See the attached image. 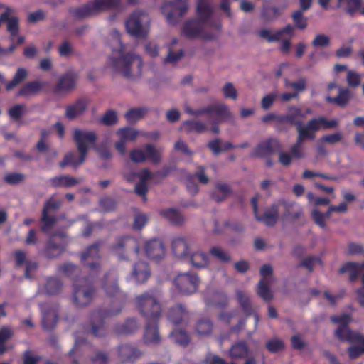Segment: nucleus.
<instances>
[{"mask_svg":"<svg viewBox=\"0 0 364 364\" xmlns=\"http://www.w3.org/2000/svg\"><path fill=\"white\" fill-rule=\"evenodd\" d=\"M213 13V8L208 0H198L196 6L197 18L186 21L182 28V33L190 38H203L205 40L215 38L216 36L215 34H210L205 31L208 26H212L210 19Z\"/></svg>","mask_w":364,"mask_h":364,"instance_id":"nucleus-1","label":"nucleus"},{"mask_svg":"<svg viewBox=\"0 0 364 364\" xmlns=\"http://www.w3.org/2000/svg\"><path fill=\"white\" fill-rule=\"evenodd\" d=\"M112 63L113 68L126 77L137 79L142 75L143 61L138 55L128 53L113 60Z\"/></svg>","mask_w":364,"mask_h":364,"instance_id":"nucleus-2","label":"nucleus"},{"mask_svg":"<svg viewBox=\"0 0 364 364\" xmlns=\"http://www.w3.org/2000/svg\"><path fill=\"white\" fill-rule=\"evenodd\" d=\"M150 18L144 11L136 10L126 21L127 32L135 37H145L149 31Z\"/></svg>","mask_w":364,"mask_h":364,"instance_id":"nucleus-3","label":"nucleus"},{"mask_svg":"<svg viewBox=\"0 0 364 364\" xmlns=\"http://www.w3.org/2000/svg\"><path fill=\"white\" fill-rule=\"evenodd\" d=\"M137 306L148 320L154 321L159 318L161 313V305L158 298L153 292H148L136 297Z\"/></svg>","mask_w":364,"mask_h":364,"instance_id":"nucleus-4","label":"nucleus"},{"mask_svg":"<svg viewBox=\"0 0 364 364\" xmlns=\"http://www.w3.org/2000/svg\"><path fill=\"white\" fill-rule=\"evenodd\" d=\"M189 9L188 0H174L165 3L161 11L169 24H176Z\"/></svg>","mask_w":364,"mask_h":364,"instance_id":"nucleus-5","label":"nucleus"},{"mask_svg":"<svg viewBox=\"0 0 364 364\" xmlns=\"http://www.w3.org/2000/svg\"><path fill=\"white\" fill-rule=\"evenodd\" d=\"M120 0H92L79 8L76 15L81 18L92 16L114 9L118 6Z\"/></svg>","mask_w":364,"mask_h":364,"instance_id":"nucleus-6","label":"nucleus"},{"mask_svg":"<svg viewBox=\"0 0 364 364\" xmlns=\"http://www.w3.org/2000/svg\"><path fill=\"white\" fill-rule=\"evenodd\" d=\"M161 149L156 148L154 145L147 144L143 148H136L130 151V159L134 163H143L149 160L153 164H159L161 161Z\"/></svg>","mask_w":364,"mask_h":364,"instance_id":"nucleus-7","label":"nucleus"},{"mask_svg":"<svg viewBox=\"0 0 364 364\" xmlns=\"http://www.w3.org/2000/svg\"><path fill=\"white\" fill-rule=\"evenodd\" d=\"M73 139L80 154V161L84 162L87 151L95 143L96 134L91 130L76 129L74 130Z\"/></svg>","mask_w":364,"mask_h":364,"instance_id":"nucleus-8","label":"nucleus"},{"mask_svg":"<svg viewBox=\"0 0 364 364\" xmlns=\"http://www.w3.org/2000/svg\"><path fill=\"white\" fill-rule=\"evenodd\" d=\"M139 248L140 246L137 240L130 237H124L118 240L114 247V252L119 259L128 260L132 256L138 255Z\"/></svg>","mask_w":364,"mask_h":364,"instance_id":"nucleus-9","label":"nucleus"},{"mask_svg":"<svg viewBox=\"0 0 364 364\" xmlns=\"http://www.w3.org/2000/svg\"><path fill=\"white\" fill-rule=\"evenodd\" d=\"M103 289L106 294L110 297H114L112 305H116L117 308L112 309L107 312L108 316H114L119 314L124 305V296L120 292L116 283V279L114 275L107 277L103 285Z\"/></svg>","mask_w":364,"mask_h":364,"instance_id":"nucleus-10","label":"nucleus"},{"mask_svg":"<svg viewBox=\"0 0 364 364\" xmlns=\"http://www.w3.org/2000/svg\"><path fill=\"white\" fill-rule=\"evenodd\" d=\"M272 267L269 264L263 265L260 269L262 279L258 284L257 294L265 301H270L273 296L269 289V287L276 281L272 276Z\"/></svg>","mask_w":364,"mask_h":364,"instance_id":"nucleus-11","label":"nucleus"},{"mask_svg":"<svg viewBox=\"0 0 364 364\" xmlns=\"http://www.w3.org/2000/svg\"><path fill=\"white\" fill-rule=\"evenodd\" d=\"M200 279L196 274L181 273L175 279V285L183 294L189 295L196 292Z\"/></svg>","mask_w":364,"mask_h":364,"instance_id":"nucleus-12","label":"nucleus"},{"mask_svg":"<svg viewBox=\"0 0 364 364\" xmlns=\"http://www.w3.org/2000/svg\"><path fill=\"white\" fill-rule=\"evenodd\" d=\"M95 296V289L85 282L76 284L74 287L73 302L77 307L89 304Z\"/></svg>","mask_w":364,"mask_h":364,"instance_id":"nucleus-13","label":"nucleus"},{"mask_svg":"<svg viewBox=\"0 0 364 364\" xmlns=\"http://www.w3.org/2000/svg\"><path fill=\"white\" fill-rule=\"evenodd\" d=\"M338 126V121L336 119H327L323 116L311 119L306 127H302L308 133L316 138V133L321 129H330L336 128Z\"/></svg>","mask_w":364,"mask_h":364,"instance_id":"nucleus-14","label":"nucleus"},{"mask_svg":"<svg viewBox=\"0 0 364 364\" xmlns=\"http://www.w3.org/2000/svg\"><path fill=\"white\" fill-rule=\"evenodd\" d=\"M181 129L188 133L194 132L202 134L209 130L213 134H219L220 132L218 122H213L210 128H208L206 123L200 120L185 121L182 124Z\"/></svg>","mask_w":364,"mask_h":364,"instance_id":"nucleus-15","label":"nucleus"},{"mask_svg":"<svg viewBox=\"0 0 364 364\" xmlns=\"http://www.w3.org/2000/svg\"><path fill=\"white\" fill-rule=\"evenodd\" d=\"M252 204L255 215L257 220L262 221L269 226H272L276 224L279 218V208L277 205L274 204L271 205L265 210L262 216H259L257 197L252 198Z\"/></svg>","mask_w":364,"mask_h":364,"instance_id":"nucleus-16","label":"nucleus"},{"mask_svg":"<svg viewBox=\"0 0 364 364\" xmlns=\"http://www.w3.org/2000/svg\"><path fill=\"white\" fill-rule=\"evenodd\" d=\"M117 350V358L122 363H132L143 355L138 348L129 343L119 346Z\"/></svg>","mask_w":364,"mask_h":364,"instance_id":"nucleus-17","label":"nucleus"},{"mask_svg":"<svg viewBox=\"0 0 364 364\" xmlns=\"http://www.w3.org/2000/svg\"><path fill=\"white\" fill-rule=\"evenodd\" d=\"M305 140H314V136L308 133L301 125L297 133L296 142L290 148L291 154L294 159H301L306 156V153L303 147Z\"/></svg>","mask_w":364,"mask_h":364,"instance_id":"nucleus-18","label":"nucleus"},{"mask_svg":"<svg viewBox=\"0 0 364 364\" xmlns=\"http://www.w3.org/2000/svg\"><path fill=\"white\" fill-rule=\"evenodd\" d=\"M61 204L62 201L60 200L55 199L53 197L49 200H48L46 205H45L42 216V222L43 223V225L41 228L42 231L45 233L48 234L50 228H52L56 222V218L49 215L50 212L52 210H55L59 208Z\"/></svg>","mask_w":364,"mask_h":364,"instance_id":"nucleus-19","label":"nucleus"},{"mask_svg":"<svg viewBox=\"0 0 364 364\" xmlns=\"http://www.w3.org/2000/svg\"><path fill=\"white\" fill-rule=\"evenodd\" d=\"M278 146V141L276 139H269L262 141L252 151L250 156L253 158L267 159V164L269 166L272 165V162L269 159V156L273 153V148Z\"/></svg>","mask_w":364,"mask_h":364,"instance_id":"nucleus-20","label":"nucleus"},{"mask_svg":"<svg viewBox=\"0 0 364 364\" xmlns=\"http://www.w3.org/2000/svg\"><path fill=\"white\" fill-rule=\"evenodd\" d=\"M118 141L115 144V147L117 151L124 154L126 153L127 144L130 141H134L137 136L138 132L132 128L124 127L119 129L117 133Z\"/></svg>","mask_w":364,"mask_h":364,"instance_id":"nucleus-21","label":"nucleus"},{"mask_svg":"<svg viewBox=\"0 0 364 364\" xmlns=\"http://www.w3.org/2000/svg\"><path fill=\"white\" fill-rule=\"evenodd\" d=\"M299 118H306V114L304 113V111L299 107L290 106L287 108L286 114L280 117L279 121L295 125L296 132L299 133V127L300 125L304 127H306V124H305L299 120Z\"/></svg>","mask_w":364,"mask_h":364,"instance_id":"nucleus-22","label":"nucleus"},{"mask_svg":"<svg viewBox=\"0 0 364 364\" xmlns=\"http://www.w3.org/2000/svg\"><path fill=\"white\" fill-rule=\"evenodd\" d=\"M193 247L192 242L181 236L174 237L172 241L173 252L176 257L180 259H188Z\"/></svg>","mask_w":364,"mask_h":364,"instance_id":"nucleus-23","label":"nucleus"},{"mask_svg":"<svg viewBox=\"0 0 364 364\" xmlns=\"http://www.w3.org/2000/svg\"><path fill=\"white\" fill-rule=\"evenodd\" d=\"M144 251L151 259H160L165 256L166 250L164 242L159 239H151L146 242Z\"/></svg>","mask_w":364,"mask_h":364,"instance_id":"nucleus-24","label":"nucleus"},{"mask_svg":"<svg viewBox=\"0 0 364 364\" xmlns=\"http://www.w3.org/2000/svg\"><path fill=\"white\" fill-rule=\"evenodd\" d=\"M88 101L79 100L66 106L65 116L69 120H74L82 116L87 109Z\"/></svg>","mask_w":364,"mask_h":364,"instance_id":"nucleus-25","label":"nucleus"},{"mask_svg":"<svg viewBox=\"0 0 364 364\" xmlns=\"http://www.w3.org/2000/svg\"><path fill=\"white\" fill-rule=\"evenodd\" d=\"M150 275L151 271L147 263L140 261L134 264L131 277L136 283L145 282Z\"/></svg>","mask_w":364,"mask_h":364,"instance_id":"nucleus-26","label":"nucleus"},{"mask_svg":"<svg viewBox=\"0 0 364 364\" xmlns=\"http://www.w3.org/2000/svg\"><path fill=\"white\" fill-rule=\"evenodd\" d=\"M41 309L43 326L46 330H51L55 327L58 321L56 310L48 305H42Z\"/></svg>","mask_w":364,"mask_h":364,"instance_id":"nucleus-27","label":"nucleus"},{"mask_svg":"<svg viewBox=\"0 0 364 364\" xmlns=\"http://www.w3.org/2000/svg\"><path fill=\"white\" fill-rule=\"evenodd\" d=\"M279 203L284 206V219L294 220L301 218L304 213L302 207L296 202L280 201Z\"/></svg>","mask_w":364,"mask_h":364,"instance_id":"nucleus-28","label":"nucleus"},{"mask_svg":"<svg viewBox=\"0 0 364 364\" xmlns=\"http://www.w3.org/2000/svg\"><path fill=\"white\" fill-rule=\"evenodd\" d=\"M143 341L145 345L150 346H155L161 343V337L156 323H149L146 326L143 336Z\"/></svg>","mask_w":364,"mask_h":364,"instance_id":"nucleus-29","label":"nucleus"},{"mask_svg":"<svg viewBox=\"0 0 364 364\" xmlns=\"http://www.w3.org/2000/svg\"><path fill=\"white\" fill-rule=\"evenodd\" d=\"M77 78V75L73 73H67L61 77L55 87V92L62 94L73 90L76 85Z\"/></svg>","mask_w":364,"mask_h":364,"instance_id":"nucleus-30","label":"nucleus"},{"mask_svg":"<svg viewBox=\"0 0 364 364\" xmlns=\"http://www.w3.org/2000/svg\"><path fill=\"white\" fill-rule=\"evenodd\" d=\"M192 266L196 268H205L209 264V258L208 255L199 250H191L189 255L188 256Z\"/></svg>","mask_w":364,"mask_h":364,"instance_id":"nucleus-31","label":"nucleus"},{"mask_svg":"<svg viewBox=\"0 0 364 364\" xmlns=\"http://www.w3.org/2000/svg\"><path fill=\"white\" fill-rule=\"evenodd\" d=\"M65 236L64 232H60L59 234H53L50 237L47 247L49 257H55L63 252L65 247V243L56 244V242L58 238L63 239Z\"/></svg>","mask_w":364,"mask_h":364,"instance_id":"nucleus-32","label":"nucleus"},{"mask_svg":"<svg viewBox=\"0 0 364 364\" xmlns=\"http://www.w3.org/2000/svg\"><path fill=\"white\" fill-rule=\"evenodd\" d=\"M99 257L98 247L94 245L82 255V261L92 269L97 267Z\"/></svg>","mask_w":364,"mask_h":364,"instance_id":"nucleus-33","label":"nucleus"},{"mask_svg":"<svg viewBox=\"0 0 364 364\" xmlns=\"http://www.w3.org/2000/svg\"><path fill=\"white\" fill-rule=\"evenodd\" d=\"M159 214L169 223L175 225H180L184 223V216L175 208H167L161 210Z\"/></svg>","mask_w":364,"mask_h":364,"instance_id":"nucleus-34","label":"nucleus"},{"mask_svg":"<svg viewBox=\"0 0 364 364\" xmlns=\"http://www.w3.org/2000/svg\"><path fill=\"white\" fill-rule=\"evenodd\" d=\"M363 269H364V262L361 264L348 262L340 269L339 272L341 273H349L350 279L355 281Z\"/></svg>","mask_w":364,"mask_h":364,"instance_id":"nucleus-35","label":"nucleus"},{"mask_svg":"<svg viewBox=\"0 0 364 364\" xmlns=\"http://www.w3.org/2000/svg\"><path fill=\"white\" fill-rule=\"evenodd\" d=\"M80 183V180L68 175H63L50 179L54 187H71Z\"/></svg>","mask_w":364,"mask_h":364,"instance_id":"nucleus-36","label":"nucleus"},{"mask_svg":"<svg viewBox=\"0 0 364 364\" xmlns=\"http://www.w3.org/2000/svg\"><path fill=\"white\" fill-rule=\"evenodd\" d=\"M249 348L245 342H238L230 349V356L233 359L243 358L247 355Z\"/></svg>","mask_w":364,"mask_h":364,"instance_id":"nucleus-37","label":"nucleus"},{"mask_svg":"<svg viewBox=\"0 0 364 364\" xmlns=\"http://www.w3.org/2000/svg\"><path fill=\"white\" fill-rule=\"evenodd\" d=\"M213 113H215L219 121L229 119L232 117V114L229 107L223 103L211 105Z\"/></svg>","mask_w":364,"mask_h":364,"instance_id":"nucleus-38","label":"nucleus"},{"mask_svg":"<svg viewBox=\"0 0 364 364\" xmlns=\"http://www.w3.org/2000/svg\"><path fill=\"white\" fill-rule=\"evenodd\" d=\"M186 316V312L182 305L178 304L169 310L168 319L173 323H179Z\"/></svg>","mask_w":364,"mask_h":364,"instance_id":"nucleus-39","label":"nucleus"},{"mask_svg":"<svg viewBox=\"0 0 364 364\" xmlns=\"http://www.w3.org/2000/svg\"><path fill=\"white\" fill-rule=\"evenodd\" d=\"M28 77V71L23 68H20L17 70L15 73L12 80L7 82L6 85V89L8 91L13 90L20 83H21L24 80H26Z\"/></svg>","mask_w":364,"mask_h":364,"instance_id":"nucleus-40","label":"nucleus"},{"mask_svg":"<svg viewBox=\"0 0 364 364\" xmlns=\"http://www.w3.org/2000/svg\"><path fill=\"white\" fill-rule=\"evenodd\" d=\"M147 112L148 109L146 107L134 108L125 114V117L129 122L134 123L141 119Z\"/></svg>","mask_w":364,"mask_h":364,"instance_id":"nucleus-41","label":"nucleus"},{"mask_svg":"<svg viewBox=\"0 0 364 364\" xmlns=\"http://www.w3.org/2000/svg\"><path fill=\"white\" fill-rule=\"evenodd\" d=\"M210 254L221 263H228L232 259L230 255L220 247H211Z\"/></svg>","mask_w":364,"mask_h":364,"instance_id":"nucleus-42","label":"nucleus"},{"mask_svg":"<svg viewBox=\"0 0 364 364\" xmlns=\"http://www.w3.org/2000/svg\"><path fill=\"white\" fill-rule=\"evenodd\" d=\"M230 193V188L226 184H217L212 194V198L217 202L225 200Z\"/></svg>","mask_w":364,"mask_h":364,"instance_id":"nucleus-43","label":"nucleus"},{"mask_svg":"<svg viewBox=\"0 0 364 364\" xmlns=\"http://www.w3.org/2000/svg\"><path fill=\"white\" fill-rule=\"evenodd\" d=\"M170 337L173 342L183 347H186L190 342L188 335L182 330L173 331L171 333Z\"/></svg>","mask_w":364,"mask_h":364,"instance_id":"nucleus-44","label":"nucleus"},{"mask_svg":"<svg viewBox=\"0 0 364 364\" xmlns=\"http://www.w3.org/2000/svg\"><path fill=\"white\" fill-rule=\"evenodd\" d=\"M43 87V83L38 81L30 82L25 84L20 90L19 95L28 96L38 92Z\"/></svg>","mask_w":364,"mask_h":364,"instance_id":"nucleus-45","label":"nucleus"},{"mask_svg":"<svg viewBox=\"0 0 364 364\" xmlns=\"http://www.w3.org/2000/svg\"><path fill=\"white\" fill-rule=\"evenodd\" d=\"M282 13V10L277 7L265 8L262 12V18L266 22H272L277 19Z\"/></svg>","mask_w":364,"mask_h":364,"instance_id":"nucleus-46","label":"nucleus"},{"mask_svg":"<svg viewBox=\"0 0 364 364\" xmlns=\"http://www.w3.org/2000/svg\"><path fill=\"white\" fill-rule=\"evenodd\" d=\"M350 93L347 89H339L338 95L336 97H327L328 102H333L339 106H344L348 102Z\"/></svg>","mask_w":364,"mask_h":364,"instance_id":"nucleus-47","label":"nucleus"},{"mask_svg":"<svg viewBox=\"0 0 364 364\" xmlns=\"http://www.w3.org/2000/svg\"><path fill=\"white\" fill-rule=\"evenodd\" d=\"M196 330L200 336H208L212 332L213 323L208 318L201 319L197 323Z\"/></svg>","mask_w":364,"mask_h":364,"instance_id":"nucleus-48","label":"nucleus"},{"mask_svg":"<svg viewBox=\"0 0 364 364\" xmlns=\"http://www.w3.org/2000/svg\"><path fill=\"white\" fill-rule=\"evenodd\" d=\"M139 328L135 319H129L124 323L118 326L116 329L119 334H129L134 332Z\"/></svg>","mask_w":364,"mask_h":364,"instance_id":"nucleus-49","label":"nucleus"},{"mask_svg":"<svg viewBox=\"0 0 364 364\" xmlns=\"http://www.w3.org/2000/svg\"><path fill=\"white\" fill-rule=\"evenodd\" d=\"M361 4V0H338V7H345L349 13H353L358 10Z\"/></svg>","mask_w":364,"mask_h":364,"instance_id":"nucleus-50","label":"nucleus"},{"mask_svg":"<svg viewBox=\"0 0 364 364\" xmlns=\"http://www.w3.org/2000/svg\"><path fill=\"white\" fill-rule=\"evenodd\" d=\"M26 112V107L23 104L15 105L8 110L9 117L14 120H19Z\"/></svg>","mask_w":364,"mask_h":364,"instance_id":"nucleus-51","label":"nucleus"},{"mask_svg":"<svg viewBox=\"0 0 364 364\" xmlns=\"http://www.w3.org/2000/svg\"><path fill=\"white\" fill-rule=\"evenodd\" d=\"M6 22L7 23V31L11 33V39L14 41L15 36L18 31V19L15 16H10L8 15V18Z\"/></svg>","mask_w":364,"mask_h":364,"instance_id":"nucleus-52","label":"nucleus"},{"mask_svg":"<svg viewBox=\"0 0 364 364\" xmlns=\"http://www.w3.org/2000/svg\"><path fill=\"white\" fill-rule=\"evenodd\" d=\"M236 295L238 302L240 304L245 313L250 314L251 306L248 294L242 290H237Z\"/></svg>","mask_w":364,"mask_h":364,"instance_id":"nucleus-53","label":"nucleus"},{"mask_svg":"<svg viewBox=\"0 0 364 364\" xmlns=\"http://www.w3.org/2000/svg\"><path fill=\"white\" fill-rule=\"evenodd\" d=\"M109 45L114 51L122 52L124 47L120 39V34L117 31H113L109 36Z\"/></svg>","mask_w":364,"mask_h":364,"instance_id":"nucleus-54","label":"nucleus"},{"mask_svg":"<svg viewBox=\"0 0 364 364\" xmlns=\"http://www.w3.org/2000/svg\"><path fill=\"white\" fill-rule=\"evenodd\" d=\"M61 287L62 284L58 279L50 278L46 284V292L48 294H55L60 291Z\"/></svg>","mask_w":364,"mask_h":364,"instance_id":"nucleus-55","label":"nucleus"},{"mask_svg":"<svg viewBox=\"0 0 364 364\" xmlns=\"http://www.w3.org/2000/svg\"><path fill=\"white\" fill-rule=\"evenodd\" d=\"M302 11V10H297L292 14L293 21L299 29H304L307 27V18L303 15Z\"/></svg>","mask_w":364,"mask_h":364,"instance_id":"nucleus-56","label":"nucleus"},{"mask_svg":"<svg viewBox=\"0 0 364 364\" xmlns=\"http://www.w3.org/2000/svg\"><path fill=\"white\" fill-rule=\"evenodd\" d=\"M58 53L60 56L69 58L74 54V49L73 45L68 41H64L58 46Z\"/></svg>","mask_w":364,"mask_h":364,"instance_id":"nucleus-57","label":"nucleus"},{"mask_svg":"<svg viewBox=\"0 0 364 364\" xmlns=\"http://www.w3.org/2000/svg\"><path fill=\"white\" fill-rule=\"evenodd\" d=\"M259 36L270 43L280 40L279 33H278V31H272L269 29H262L259 32Z\"/></svg>","mask_w":364,"mask_h":364,"instance_id":"nucleus-58","label":"nucleus"},{"mask_svg":"<svg viewBox=\"0 0 364 364\" xmlns=\"http://www.w3.org/2000/svg\"><path fill=\"white\" fill-rule=\"evenodd\" d=\"M82 163L83 162L80 161V156L77 160L75 159V156L73 153H68L65 156L64 159L60 163L59 165L61 168H64L68 165H71L75 167H77Z\"/></svg>","mask_w":364,"mask_h":364,"instance_id":"nucleus-59","label":"nucleus"},{"mask_svg":"<svg viewBox=\"0 0 364 364\" xmlns=\"http://www.w3.org/2000/svg\"><path fill=\"white\" fill-rule=\"evenodd\" d=\"M223 93L226 98L236 100L237 99V91L231 82H227L222 88Z\"/></svg>","mask_w":364,"mask_h":364,"instance_id":"nucleus-60","label":"nucleus"},{"mask_svg":"<svg viewBox=\"0 0 364 364\" xmlns=\"http://www.w3.org/2000/svg\"><path fill=\"white\" fill-rule=\"evenodd\" d=\"M330 43V38L324 34L316 35L312 41V46L315 48H326Z\"/></svg>","mask_w":364,"mask_h":364,"instance_id":"nucleus-61","label":"nucleus"},{"mask_svg":"<svg viewBox=\"0 0 364 364\" xmlns=\"http://www.w3.org/2000/svg\"><path fill=\"white\" fill-rule=\"evenodd\" d=\"M343 139L342 134L340 132H336L331 134H326L321 138V142L328 144H336L340 142Z\"/></svg>","mask_w":364,"mask_h":364,"instance_id":"nucleus-62","label":"nucleus"},{"mask_svg":"<svg viewBox=\"0 0 364 364\" xmlns=\"http://www.w3.org/2000/svg\"><path fill=\"white\" fill-rule=\"evenodd\" d=\"M284 84L287 87H291L297 92H301L306 87V82L304 78H301L294 82H291L289 80L286 79Z\"/></svg>","mask_w":364,"mask_h":364,"instance_id":"nucleus-63","label":"nucleus"},{"mask_svg":"<svg viewBox=\"0 0 364 364\" xmlns=\"http://www.w3.org/2000/svg\"><path fill=\"white\" fill-rule=\"evenodd\" d=\"M311 217L316 225L322 228H326L325 215L320 212L317 208H314L311 211Z\"/></svg>","mask_w":364,"mask_h":364,"instance_id":"nucleus-64","label":"nucleus"}]
</instances>
